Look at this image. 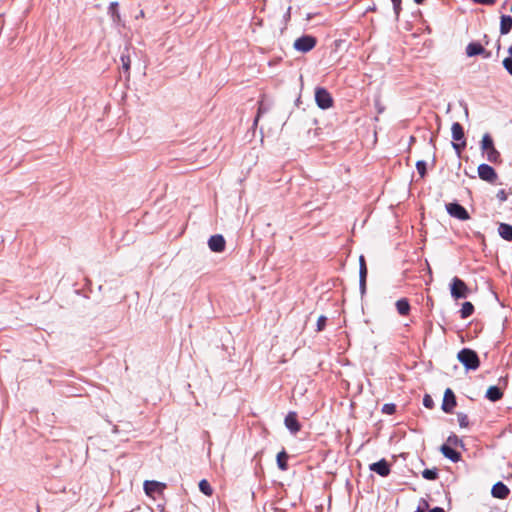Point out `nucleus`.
<instances>
[{
	"mask_svg": "<svg viewBox=\"0 0 512 512\" xmlns=\"http://www.w3.org/2000/svg\"><path fill=\"white\" fill-rule=\"evenodd\" d=\"M503 396V393L502 391L500 390V388H498L497 386H491L488 388L487 392H486V397L490 400V401H498L499 399H501Z\"/></svg>",
	"mask_w": 512,
	"mask_h": 512,
	"instance_id": "obj_19",
	"label": "nucleus"
},
{
	"mask_svg": "<svg viewBox=\"0 0 512 512\" xmlns=\"http://www.w3.org/2000/svg\"><path fill=\"white\" fill-rule=\"evenodd\" d=\"M457 418H458V423H459L460 427H462V428L468 427L469 420H468V416L466 414L458 413Z\"/></svg>",
	"mask_w": 512,
	"mask_h": 512,
	"instance_id": "obj_29",
	"label": "nucleus"
},
{
	"mask_svg": "<svg viewBox=\"0 0 512 512\" xmlns=\"http://www.w3.org/2000/svg\"><path fill=\"white\" fill-rule=\"evenodd\" d=\"M452 139L454 141L465 140L464 129L459 122H454L451 127Z\"/></svg>",
	"mask_w": 512,
	"mask_h": 512,
	"instance_id": "obj_16",
	"label": "nucleus"
},
{
	"mask_svg": "<svg viewBox=\"0 0 512 512\" xmlns=\"http://www.w3.org/2000/svg\"><path fill=\"white\" fill-rule=\"evenodd\" d=\"M417 4H422L424 0H414Z\"/></svg>",
	"mask_w": 512,
	"mask_h": 512,
	"instance_id": "obj_42",
	"label": "nucleus"
},
{
	"mask_svg": "<svg viewBox=\"0 0 512 512\" xmlns=\"http://www.w3.org/2000/svg\"><path fill=\"white\" fill-rule=\"evenodd\" d=\"M422 476L426 480H435L438 478V471L437 469H425Z\"/></svg>",
	"mask_w": 512,
	"mask_h": 512,
	"instance_id": "obj_26",
	"label": "nucleus"
},
{
	"mask_svg": "<svg viewBox=\"0 0 512 512\" xmlns=\"http://www.w3.org/2000/svg\"><path fill=\"white\" fill-rule=\"evenodd\" d=\"M315 101L319 108L328 109L333 105L331 94L322 87H317L315 90Z\"/></svg>",
	"mask_w": 512,
	"mask_h": 512,
	"instance_id": "obj_4",
	"label": "nucleus"
},
{
	"mask_svg": "<svg viewBox=\"0 0 512 512\" xmlns=\"http://www.w3.org/2000/svg\"><path fill=\"white\" fill-rule=\"evenodd\" d=\"M496 197L497 199L500 201V202H504L507 200L508 198V194L506 193V191L504 189H501L497 192L496 194Z\"/></svg>",
	"mask_w": 512,
	"mask_h": 512,
	"instance_id": "obj_36",
	"label": "nucleus"
},
{
	"mask_svg": "<svg viewBox=\"0 0 512 512\" xmlns=\"http://www.w3.org/2000/svg\"><path fill=\"white\" fill-rule=\"evenodd\" d=\"M426 162L424 160H419L416 163V169L421 177H424L426 174Z\"/></svg>",
	"mask_w": 512,
	"mask_h": 512,
	"instance_id": "obj_31",
	"label": "nucleus"
},
{
	"mask_svg": "<svg viewBox=\"0 0 512 512\" xmlns=\"http://www.w3.org/2000/svg\"><path fill=\"white\" fill-rule=\"evenodd\" d=\"M428 508H429L428 502L425 500H422L415 512H425V510Z\"/></svg>",
	"mask_w": 512,
	"mask_h": 512,
	"instance_id": "obj_38",
	"label": "nucleus"
},
{
	"mask_svg": "<svg viewBox=\"0 0 512 512\" xmlns=\"http://www.w3.org/2000/svg\"><path fill=\"white\" fill-rule=\"evenodd\" d=\"M396 309L398 313L402 316H406L410 312V304L406 298L399 299L396 302Z\"/></svg>",
	"mask_w": 512,
	"mask_h": 512,
	"instance_id": "obj_18",
	"label": "nucleus"
},
{
	"mask_svg": "<svg viewBox=\"0 0 512 512\" xmlns=\"http://www.w3.org/2000/svg\"><path fill=\"white\" fill-rule=\"evenodd\" d=\"M359 264H360L359 278H363V276H367V266H366V263H365L364 256H360Z\"/></svg>",
	"mask_w": 512,
	"mask_h": 512,
	"instance_id": "obj_28",
	"label": "nucleus"
},
{
	"mask_svg": "<svg viewBox=\"0 0 512 512\" xmlns=\"http://www.w3.org/2000/svg\"><path fill=\"white\" fill-rule=\"evenodd\" d=\"M465 146H466V141L465 140L452 142V147L454 148V150L456 151V153L458 155L461 154V152L465 148Z\"/></svg>",
	"mask_w": 512,
	"mask_h": 512,
	"instance_id": "obj_30",
	"label": "nucleus"
},
{
	"mask_svg": "<svg viewBox=\"0 0 512 512\" xmlns=\"http://www.w3.org/2000/svg\"><path fill=\"white\" fill-rule=\"evenodd\" d=\"M457 359L467 370H477L480 366V359L477 353L469 348H463L457 354Z\"/></svg>",
	"mask_w": 512,
	"mask_h": 512,
	"instance_id": "obj_1",
	"label": "nucleus"
},
{
	"mask_svg": "<svg viewBox=\"0 0 512 512\" xmlns=\"http://www.w3.org/2000/svg\"><path fill=\"white\" fill-rule=\"evenodd\" d=\"M326 322H327V317L324 316V315H321L318 320H317V324H316V330L318 332L324 330L325 326H326Z\"/></svg>",
	"mask_w": 512,
	"mask_h": 512,
	"instance_id": "obj_32",
	"label": "nucleus"
},
{
	"mask_svg": "<svg viewBox=\"0 0 512 512\" xmlns=\"http://www.w3.org/2000/svg\"><path fill=\"white\" fill-rule=\"evenodd\" d=\"M499 233L505 240L512 241V226H499Z\"/></svg>",
	"mask_w": 512,
	"mask_h": 512,
	"instance_id": "obj_24",
	"label": "nucleus"
},
{
	"mask_svg": "<svg viewBox=\"0 0 512 512\" xmlns=\"http://www.w3.org/2000/svg\"><path fill=\"white\" fill-rule=\"evenodd\" d=\"M316 45V39L313 36L310 35H303L299 38H297L294 42V48L297 51L307 53L311 51Z\"/></svg>",
	"mask_w": 512,
	"mask_h": 512,
	"instance_id": "obj_5",
	"label": "nucleus"
},
{
	"mask_svg": "<svg viewBox=\"0 0 512 512\" xmlns=\"http://www.w3.org/2000/svg\"><path fill=\"white\" fill-rule=\"evenodd\" d=\"M391 2L393 4V10L396 18H398L401 11V0H391Z\"/></svg>",
	"mask_w": 512,
	"mask_h": 512,
	"instance_id": "obj_35",
	"label": "nucleus"
},
{
	"mask_svg": "<svg viewBox=\"0 0 512 512\" xmlns=\"http://www.w3.org/2000/svg\"><path fill=\"white\" fill-rule=\"evenodd\" d=\"M456 406V397L452 389L447 388L444 392L442 410L446 413H451Z\"/></svg>",
	"mask_w": 512,
	"mask_h": 512,
	"instance_id": "obj_8",
	"label": "nucleus"
},
{
	"mask_svg": "<svg viewBox=\"0 0 512 512\" xmlns=\"http://www.w3.org/2000/svg\"><path fill=\"white\" fill-rule=\"evenodd\" d=\"M165 488V484L158 481H145L144 491L148 496H153L156 493H161Z\"/></svg>",
	"mask_w": 512,
	"mask_h": 512,
	"instance_id": "obj_12",
	"label": "nucleus"
},
{
	"mask_svg": "<svg viewBox=\"0 0 512 512\" xmlns=\"http://www.w3.org/2000/svg\"><path fill=\"white\" fill-rule=\"evenodd\" d=\"M267 111H268V108L264 106L263 102H261V103L259 104V108H258L257 116H256V117H255V119H254V125H257L258 120H259V117H260L263 113H265V112H267Z\"/></svg>",
	"mask_w": 512,
	"mask_h": 512,
	"instance_id": "obj_34",
	"label": "nucleus"
},
{
	"mask_svg": "<svg viewBox=\"0 0 512 512\" xmlns=\"http://www.w3.org/2000/svg\"><path fill=\"white\" fill-rule=\"evenodd\" d=\"M423 405L428 409H432L434 407V401L430 395H428V394L424 395Z\"/></svg>",
	"mask_w": 512,
	"mask_h": 512,
	"instance_id": "obj_33",
	"label": "nucleus"
},
{
	"mask_svg": "<svg viewBox=\"0 0 512 512\" xmlns=\"http://www.w3.org/2000/svg\"><path fill=\"white\" fill-rule=\"evenodd\" d=\"M446 209L449 215L455 217L460 221H465L469 219V214L467 210L459 203H449L446 205Z\"/></svg>",
	"mask_w": 512,
	"mask_h": 512,
	"instance_id": "obj_6",
	"label": "nucleus"
},
{
	"mask_svg": "<svg viewBox=\"0 0 512 512\" xmlns=\"http://www.w3.org/2000/svg\"><path fill=\"white\" fill-rule=\"evenodd\" d=\"M474 312V306L471 302H464L460 309L461 318L465 319L470 317Z\"/></svg>",
	"mask_w": 512,
	"mask_h": 512,
	"instance_id": "obj_21",
	"label": "nucleus"
},
{
	"mask_svg": "<svg viewBox=\"0 0 512 512\" xmlns=\"http://www.w3.org/2000/svg\"><path fill=\"white\" fill-rule=\"evenodd\" d=\"M366 278H367V276H363V278L359 279L360 289H361L362 292H364V290L366 288Z\"/></svg>",
	"mask_w": 512,
	"mask_h": 512,
	"instance_id": "obj_40",
	"label": "nucleus"
},
{
	"mask_svg": "<svg viewBox=\"0 0 512 512\" xmlns=\"http://www.w3.org/2000/svg\"><path fill=\"white\" fill-rule=\"evenodd\" d=\"M382 411L386 414H393L395 412V406L393 404H385Z\"/></svg>",
	"mask_w": 512,
	"mask_h": 512,
	"instance_id": "obj_37",
	"label": "nucleus"
},
{
	"mask_svg": "<svg viewBox=\"0 0 512 512\" xmlns=\"http://www.w3.org/2000/svg\"><path fill=\"white\" fill-rule=\"evenodd\" d=\"M478 176L483 181L494 183L497 180V174L493 167L488 164L482 163L477 168Z\"/></svg>",
	"mask_w": 512,
	"mask_h": 512,
	"instance_id": "obj_7",
	"label": "nucleus"
},
{
	"mask_svg": "<svg viewBox=\"0 0 512 512\" xmlns=\"http://www.w3.org/2000/svg\"><path fill=\"white\" fill-rule=\"evenodd\" d=\"M481 151L486 159L491 163L500 162V153L494 147L493 139L490 134L486 133L483 135L481 140Z\"/></svg>",
	"mask_w": 512,
	"mask_h": 512,
	"instance_id": "obj_2",
	"label": "nucleus"
},
{
	"mask_svg": "<svg viewBox=\"0 0 512 512\" xmlns=\"http://www.w3.org/2000/svg\"><path fill=\"white\" fill-rule=\"evenodd\" d=\"M120 60L122 63L123 70L128 73L130 70V64H131L129 55L122 54L120 57Z\"/></svg>",
	"mask_w": 512,
	"mask_h": 512,
	"instance_id": "obj_27",
	"label": "nucleus"
},
{
	"mask_svg": "<svg viewBox=\"0 0 512 512\" xmlns=\"http://www.w3.org/2000/svg\"><path fill=\"white\" fill-rule=\"evenodd\" d=\"M512 29V17L510 15H503L501 17L500 32L502 35H506Z\"/></svg>",
	"mask_w": 512,
	"mask_h": 512,
	"instance_id": "obj_17",
	"label": "nucleus"
},
{
	"mask_svg": "<svg viewBox=\"0 0 512 512\" xmlns=\"http://www.w3.org/2000/svg\"><path fill=\"white\" fill-rule=\"evenodd\" d=\"M451 295L454 299L466 298L468 295V287L463 280L458 277L452 279L450 285Z\"/></svg>",
	"mask_w": 512,
	"mask_h": 512,
	"instance_id": "obj_3",
	"label": "nucleus"
},
{
	"mask_svg": "<svg viewBox=\"0 0 512 512\" xmlns=\"http://www.w3.org/2000/svg\"><path fill=\"white\" fill-rule=\"evenodd\" d=\"M199 490L206 496H211L213 494V489L206 479H202L199 482Z\"/></svg>",
	"mask_w": 512,
	"mask_h": 512,
	"instance_id": "obj_22",
	"label": "nucleus"
},
{
	"mask_svg": "<svg viewBox=\"0 0 512 512\" xmlns=\"http://www.w3.org/2000/svg\"><path fill=\"white\" fill-rule=\"evenodd\" d=\"M429 512H445V510L441 507H434Z\"/></svg>",
	"mask_w": 512,
	"mask_h": 512,
	"instance_id": "obj_41",
	"label": "nucleus"
},
{
	"mask_svg": "<svg viewBox=\"0 0 512 512\" xmlns=\"http://www.w3.org/2000/svg\"><path fill=\"white\" fill-rule=\"evenodd\" d=\"M284 422H285V426L287 427V429L293 434H296L301 429V425L297 420L296 412H293V411L289 412L286 415Z\"/></svg>",
	"mask_w": 512,
	"mask_h": 512,
	"instance_id": "obj_10",
	"label": "nucleus"
},
{
	"mask_svg": "<svg viewBox=\"0 0 512 512\" xmlns=\"http://www.w3.org/2000/svg\"><path fill=\"white\" fill-rule=\"evenodd\" d=\"M509 488L502 482H497L491 490L493 497L505 499L509 495Z\"/></svg>",
	"mask_w": 512,
	"mask_h": 512,
	"instance_id": "obj_13",
	"label": "nucleus"
},
{
	"mask_svg": "<svg viewBox=\"0 0 512 512\" xmlns=\"http://www.w3.org/2000/svg\"><path fill=\"white\" fill-rule=\"evenodd\" d=\"M441 452L442 454L450 459L452 462H458L460 459H461V454L459 452H457L456 450H454L450 445L448 444H443L441 446Z\"/></svg>",
	"mask_w": 512,
	"mask_h": 512,
	"instance_id": "obj_14",
	"label": "nucleus"
},
{
	"mask_svg": "<svg viewBox=\"0 0 512 512\" xmlns=\"http://www.w3.org/2000/svg\"><path fill=\"white\" fill-rule=\"evenodd\" d=\"M510 56L506 57L503 61V66L507 70V72L512 75V45L507 48Z\"/></svg>",
	"mask_w": 512,
	"mask_h": 512,
	"instance_id": "obj_25",
	"label": "nucleus"
},
{
	"mask_svg": "<svg viewBox=\"0 0 512 512\" xmlns=\"http://www.w3.org/2000/svg\"><path fill=\"white\" fill-rule=\"evenodd\" d=\"M108 14L111 16L113 22L119 23L121 21V16L118 10V2L114 1L109 4Z\"/></svg>",
	"mask_w": 512,
	"mask_h": 512,
	"instance_id": "obj_20",
	"label": "nucleus"
},
{
	"mask_svg": "<svg viewBox=\"0 0 512 512\" xmlns=\"http://www.w3.org/2000/svg\"><path fill=\"white\" fill-rule=\"evenodd\" d=\"M485 52L484 47L478 42H471L466 47V54L469 57L483 54Z\"/></svg>",
	"mask_w": 512,
	"mask_h": 512,
	"instance_id": "obj_15",
	"label": "nucleus"
},
{
	"mask_svg": "<svg viewBox=\"0 0 512 512\" xmlns=\"http://www.w3.org/2000/svg\"><path fill=\"white\" fill-rule=\"evenodd\" d=\"M369 469L382 477H386L390 474V465L385 459H381L378 462L372 463Z\"/></svg>",
	"mask_w": 512,
	"mask_h": 512,
	"instance_id": "obj_11",
	"label": "nucleus"
},
{
	"mask_svg": "<svg viewBox=\"0 0 512 512\" xmlns=\"http://www.w3.org/2000/svg\"><path fill=\"white\" fill-rule=\"evenodd\" d=\"M225 244V239L220 234L212 235L208 240L210 250L216 253L223 252L225 250Z\"/></svg>",
	"mask_w": 512,
	"mask_h": 512,
	"instance_id": "obj_9",
	"label": "nucleus"
},
{
	"mask_svg": "<svg viewBox=\"0 0 512 512\" xmlns=\"http://www.w3.org/2000/svg\"><path fill=\"white\" fill-rule=\"evenodd\" d=\"M287 460H288V455L285 451H281L278 453L277 455V464H278V467L281 469V470H286L287 469Z\"/></svg>",
	"mask_w": 512,
	"mask_h": 512,
	"instance_id": "obj_23",
	"label": "nucleus"
},
{
	"mask_svg": "<svg viewBox=\"0 0 512 512\" xmlns=\"http://www.w3.org/2000/svg\"><path fill=\"white\" fill-rule=\"evenodd\" d=\"M447 442L451 445H457L461 440L456 435H451L448 437Z\"/></svg>",
	"mask_w": 512,
	"mask_h": 512,
	"instance_id": "obj_39",
	"label": "nucleus"
}]
</instances>
